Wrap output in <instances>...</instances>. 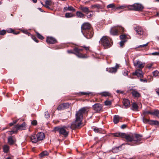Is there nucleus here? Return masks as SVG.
Returning a JSON list of instances; mask_svg holds the SVG:
<instances>
[{"label":"nucleus","instance_id":"obj_1","mask_svg":"<svg viewBox=\"0 0 159 159\" xmlns=\"http://www.w3.org/2000/svg\"><path fill=\"white\" fill-rule=\"evenodd\" d=\"M112 135L114 136L125 138L127 141L131 142L125 144L131 146H134L141 143L142 142L141 141L142 140V136L139 134L126 135L125 133L119 132L113 133Z\"/></svg>","mask_w":159,"mask_h":159},{"label":"nucleus","instance_id":"obj_2","mask_svg":"<svg viewBox=\"0 0 159 159\" xmlns=\"http://www.w3.org/2000/svg\"><path fill=\"white\" fill-rule=\"evenodd\" d=\"M89 110L88 107H83L77 111L76 113V120L71 125L72 129H78L82 127V121L83 115L87 113Z\"/></svg>","mask_w":159,"mask_h":159},{"label":"nucleus","instance_id":"obj_3","mask_svg":"<svg viewBox=\"0 0 159 159\" xmlns=\"http://www.w3.org/2000/svg\"><path fill=\"white\" fill-rule=\"evenodd\" d=\"M99 43L105 48H109L111 46V39L107 36L102 37L99 41Z\"/></svg>","mask_w":159,"mask_h":159},{"label":"nucleus","instance_id":"obj_4","mask_svg":"<svg viewBox=\"0 0 159 159\" xmlns=\"http://www.w3.org/2000/svg\"><path fill=\"white\" fill-rule=\"evenodd\" d=\"M125 6L126 7L125 8V10H129L140 11L142 10L143 8V6L141 4L139 3H134L132 5Z\"/></svg>","mask_w":159,"mask_h":159},{"label":"nucleus","instance_id":"obj_5","mask_svg":"<svg viewBox=\"0 0 159 159\" xmlns=\"http://www.w3.org/2000/svg\"><path fill=\"white\" fill-rule=\"evenodd\" d=\"M67 127L64 126L62 127L57 126L54 128V130L55 131H58L60 134L66 137L68 134V132L66 130Z\"/></svg>","mask_w":159,"mask_h":159},{"label":"nucleus","instance_id":"obj_6","mask_svg":"<svg viewBox=\"0 0 159 159\" xmlns=\"http://www.w3.org/2000/svg\"><path fill=\"white\" fill-rule=\"evenodd\" d=\"M91 26L90 24L88 23H85L83 24L81 26V32L84 33L86 31H88L92 30L91 29Z\"/></svg>","mask_w":159,"mask_h":159},{"label":"nucleus","instance_id":"obj_7","mask_svg":"<svg viewBox=\"0 0 159 159\" xmlns=\"http://www.w3.org/2000/svg\"><path fill=\"white\" fill-rule=\"evenodd\" d=\"M74 51L75 52L74 54L79 58H86L84 55L80 52L82 51L83 49H79L77 47H75L74 48Z\"/></svg>","mask_w":159,"mask_h":159},{"label":"nucleus","instance_id":"obj_8","mask_svg":"<svg viewBox=\"0 0 159 159\" xmlns=\"http://www.w3.org/2000/svg\"><path fill=\"white\" fill-rule=\"evenodd\" d=\"M133 63L134 66L136 68H139L140 69H142L145 66L144 63H143L139 60L134 61Z\"/></svg>","mask_w":159,"mask_h":159},{"label":"nucleus","instance_id":"obj_9","mask_svg":"<svg viewBox=\"0 0 159 159\" xmlns=\"http://www.w3.org/2000/svg\"><path fill=\"white\" fill-rule=\"evenodd\" d=\"M102 104L99 103H96L92 106L93 109L96 112H100L102 109Z\"/></svg>","mask_w":159,"mask_h":159},{"label":"nucleus","instance_id":"obj_10","mask_svg":"<svg viewBox=\"0 0 159 159\" xmlns=\"http://www.w3.org/2000/svg\"><path fill=\"white\" fill-rule=\"evenodd\" d=\"M93 32L92 30L86 31L83 34L88 39L91 38L93 35Z\"/></svg>","mask_w":159,"mask_h":159},{"label":"nucleus","instance_id":"obj_11","mask_svg":"<svg viewBox=\"0 0 159 159\" xmlns=\"http://www.w3.org/2000/svg\"><path fill=\"white\" fill-rule=\"evenodd\" d=\"M108 8H112L115 10L118 9H125V8L126 7L125 6H120L115 7V5L113 3L111 4L108 5L107 6Z\"/></svg>","mask_w":159,"mask_h":159},{"label":"nucleus","instance_id":"obj_12","mask_svg":"<svg viewBox=\"0 0 159 159\" xmlns=\"http://www.w3.org/2000/svg\"><path fill=\"white\" fill-rule=\"evenodd\" d=\"M14 128L16 129L17 131L25 129V123H23L20 125H17L14 127Z\"/></svg>","mask_w":159,"mask_h":159},{"label":"nucleus","instance_id":"obj_13","mask_svg":"<svg viewBox=\"0 0 159 159\" xmlns=\"http://www.w3.org/2000/svg\"><path fill=\"white\" fill-rule=\"evenodd\" d=\"M134 30L136 32L137 34L139 35H141L143 34V29L140 27L137 26L134 28Z\"/></svg>","mask_w":159,"mask_h":159},{"label":"nucleus","instance_id":"obj_14","mask_svg":"<svg viewBox=\"0 0 159 159\" xmlns=\"http://www.w3.org/2000/svg\"><path fill=\"white\" fill-rule=\"evenodd\" d=\"M46 42L48 43L54 44L57 43L56 40L52 37H48L47 38Z\"/></svg>","mask_w":159,"mask_h":159},{"label":"nucleus","instance_id":"obj_15","mask_svg":"<svg viewBox=\"0 0 159 159\" xmlns=\"http://www.w3.org/2000/svg\"><path fill=\"white\" fill-rule=\"evenodd\" d=\"M134 75H136L138 77L142 78L143 77V72L140 69L136 70L134 73H133Z\"/></svg>","mask_w":159,"mask_h":159},{"label":"nucleus","instance_id":"obj_16","mask_svg":"<svg viewBox=\"0 0 159 159\" xmlns=\"http://www.w3.org/2000/svg\"><path fill=\"white\" fill-rule=\"evenodd\" d=\"M37 139L38 141L43 140L45 138V134L42 132L38 133L36 135Z\"/></svg>","mask_w":159,"mask_h":159},{"label":"nucleus","instance_id":"obj_17","mask_svg":"<svg viewBox=\"0 0 159 159\" xmlns=\"http://www.w3.org/2000/svg\"><path fill=\"white\" fill-rule=\"evenodd\" d=\"M16 141V139L14 136L9 137L8 139V142L9 144L12 145Z\"/></svg>","mask_w":159,"mask_h":159},{"label":"nucleus","instance_id":"obj_18","mask_svg":"<svg viewBox=\"0 0 159 159\" xmlns=\"http://www.w3.org/2000/svg\"><path fill=\"white\" fill-rule=\"evenodd\" d=\"M124 145H125V144L123 143L120 146L114 148L112 150V152L113 153H116L122 150V146Z\"/></svg>","mask_w":159,"mask_h":159},{"label":"nucleus","instance_id":"obj_19","mask_svg":"<svg viewBox=\"0 0 159 159\" xmlns=\"http://www.w3.org/2000/svg\"><path fill=\"white\" fill-rule=\"evenodd\" d=\"M131 93L133 96L135 98H139L140 97V94L135 89H132Z\"/></svg>","mask_w":159,"mask_h":159},{"label":"nucleus","instance_id":"obj_20","mask_svg":"<svg viewBox=\"0 0 159 159\" xmlns=\"http://www.w3.org/2000/svg\"><path fill=\"white\" fill-rule=\"evenodd\" d=\"M111 34L113 35H115L117 34L118 33V29L116 27H114L111 28L110 30Z\"/></svg>","mask_w":159,"mask_h":159},{"label":"nucleus","instance_id":"obj_21","mask_svg":"<svg viewBox=\"0 0 159 159\" xmlns=\"http://www.w3.org/2000/svg\"><path fill=\"white\" fill-rule=\"evenodd\" d=\"M118 67V65L116 64L115 67L109 68L107 70L110 73H115L117 71Z\"/></svg>","mask_w":159,"mask_h":159},{"label":"nucleus","instance_id":"obj_22","mask_svg":"<svg viewBox=\"0 0 159 159\" xmlns=\"http://www.w3.org/2000/svg\"><path fill=\"white\" fill-rule=\"evenodd\" d=\"M124 106L125 107H128L130 106V103L129 100L127 99H124L123 101Z\"/></svg>","mask_w":159,"mask_h":159},{"label":"nucleus","instance_id":"obj_23","mask_svg":"<svg viewBox=\"0 0 159 159\" xmlns=\"http://www.w3.org/2000/svg\"><path fill=\"white\" fill-rule=\"evenodd\" d=\"M30 140L34 143H36L38 141L37 138H36L34 135H33L30 137Z\"/></svg>","mask_w":159,"mask_h":159},{"label":"nucleus","instance_id":"obj_24","mask_svg":"<svg viewBox=\"0 0 159 159\" xmlns=\"http://www.w3.org/2000/svg\"><path fill=\"white\" fill-rule=\"evenodd\" d=\"M80 9L84 13H87L89 11V9L87 7H80Z\"/></svg>","mask_w":159,"mask_h":159},{"label":"nucleus","instance_id":"obj_25","mask_svg":"<svg viewBox=\"0 0 159 159\" xmlns=\"http://www.w3.org/2000/svg\"><path fill=\"white\" fill-rule=\"evenodd\" d=\"M119 120V116L118 115H115L113 118V122L115 124H117Z\"/></svg>","mask_w":159,"mask_h":159},{"label":"nucleus","instance_id":"obj_26","mask_svg":"<svg viewBox=\"0 0 159 159\" xmlns=\"http://www.w3.org/2000/svg\"><path fill=\"white\" fill-rule=\"evenodd\" d=\"M102 96L106 97L110 96L111 94L108 92H104L102 93H99Z\"/></svg>","mask_w":159,"mask_h":159},{"label":"nucleus","instance_id":"obj_27","mask_svg":"<svg viewBox=\"0 0 159 159\" xmlns=\"http://www.w3.org/2000/svg\"><path fill=\"white\" fill-rule=\"evenodd\" d=\"M48 154L49 153L47 151H44L39 154V156L40 157H43L44 156H48Z\"/></svg>","mask_w":159,"mask_h":159},{"label":"nucleus","instance_id":"obj_28","mask_svg":"<svg viewBox=\"0 0 159 159\" xmlns=\"http://www.w3.org/2000/svg\"><path fill=\"white\" fill-rule=\"evenodd\" d=\"M91 7L93 8H102V6L99 4L93 5L91 6Z\"/></svg>","mask_w":159,"mask_h":159},{"label":"nucleus","instance_id":"obj_29","mask_svg":"<svg viewBox=\"0 0 159 159\" xmlns=\"http://www.w3.org/2000/svg\"><path fill=\"white\" fill-rule=\"evenodd\" d=\"M152 115L156 116L159 118V111L155 110L153 112H152Z\"/></svg>","mask_w":159,"mask_h":159},{"label":"nucleus","instance_id":"obj_30","mask_svg":"<svg viewBox=\"0 0 159 159\" xmlns=\"http://www.w3.org/2000/svg\"><path fill=\"white\" fill-rule=\"evenodd\" d=\"M65 15V17L66 18H70L73 17L74 16L72 13L69 12L66 13Z\"/></svg>","mask_w":159,"mask_h":159},{"label":"nucleus","instance_id":"obj_31","mask_svg":"<svg viewBox=\"0 0 159 159\" xmlns=\"http://www.w3.org/2000/svg\"><path fill=\"white\" fill-rule=\"evenodd\" d=\"M3 151L5 152H7L9 150V148L7 145H4L3 147Z\"/></svg>","mask_w":159,"mask_h":159},{"label":"nucleus","instance_id":"obj_32","mask_svg":"<svg viewBox=\"0 0 159 159\" xmlns=\"http://www.w3.org/2000/svg\"><path fill=\"white\" fill-rule=\"evenodd\" d=\"M76 15L77 16L80 18L83 17L84 16V14L80 11H77L76 13Z\"/></svg>","mask_w":159,"mask_h":159},{"label":"nucleus","instance_id":"obj_33","mask_svg":"<svg viewBox=\"0 0 159 159\" xmlns=\"http://www.w3.org/2000/svg\"><path fill=\"white\" fill-rule=\"evenodd\" d=\"M132 106L133 110H137L138 109V106L136 103H133L132 104Z\"/></svg>","mask_w":159,"mask_h":159},{"label":"nucleus","instance_id":"obj_34","mask_svg":"<svg viewBox=\"0 0 159 159\" xmlns=\"http://www.w3.org/2000/svg\"><path fill=\"white\" fill-rule=\"evenodd\" d=\"M93 130L95 133H100L101 132V129H99L96 127H94L93 128Z\"/></svg>","mask_w":159,"mask_h":159},{"label":"nucleus","instance_id":"obj_35","mask_svg":"<svg viewBox=\"0 0 159 159\" xmlns=\"http://www.w3.org/2000/svg\"><path fill=\"white\" fill-rule=\"evenodd\" d=\"M117 29H118V31L120 33H122L124 31V28L120 26L116 27Z\"/></svg>","mask_w":159,"mask_h":159},{"label":"nucleus","instance_id":"obj_36","mask_svg":"<svg viewBox=\"0 0 159 159\" xmlns=\"http://www.w3.org/2000/svg\"><path fill=\"white\" fill-rule=\"evenodd\" d=\"M153 75L154 76H159V72L157 70H155L152 72Z\"/></svg>","mask_w":159,"mask_h":159},{"label":"nucleus","instance_id":"obj_37","mask_svg":"<svg viewBox=\"0 0 159 159\" xmlns=\"http://www.w3.org/2000/svg\"><path fill=\"white\" fill-rule=\"evenodd\" d=\"M68 11H75V9L72 6H68L67 7Z\"/></svg>","mask_w":159,"mask_h":159},{"label":"nucleus","instance_id":"obj_38","mask_svg":"<svg viewBox=\"0 0 159 159\" xmlns=\"http://www.w3.org/2000/svg\"><path fill=\"white\" fill-rule=\"evenodd\" d=\"M120 38L122 40H126L127 36L123 34L120 35Z\"/></svg>","mask_w":159,"mask_h":159},{"label":"nucleus","instance_id":"obj_39","mask_svg":"<svg viewBox=\"0 0 159 159\" xmlns=\"http://www.w3.org/2000/svg\"><path fill=\"white\" fill-rule=\"evenodd\" d=\"M80 94L82 95H89L90 94H93V93L91 92L86 93L84 92H81Z\"/></svg>","mask_w":159,"mask_h":159},{"label":"nucleus","instance_id":"obj_40","mask_svg":"<svg viewBox=\"0 0 159 159\" xmlns=\"http://www.w3.org/2000/svg\"><path fill=\"white\" fill-rule=\"evenodd\" d=\"M105 104L107 106H109L111 104V101L109 100H106L105 102Z\"/></svg>","mask_w":159,"mask_h":159},{"label":"nucleus","instance_id":"obj_41","mask_svg":"<svg viewBox=\"0 0 159 159\" xmlns=\"http://www.w3.org/2000/svg\"><path fill=\"white\" fill-rule=\"evenodd\" d=\"M127 40H122L120 42V47L122 48L124 44V43Z\"/></svg>","mask_w":159,"mask_h":159},{"label":"nucleus","instance_id":"obj_42","mask_svg":"<svg viewBox=\"0 0 159 159\" xmlns=\"http://www.w3.org/2000/svg\"><path fill=\"white\" fill-rule=\"evenodd\" d=\"M64 109L62 104L59 105L57 108V109L58 110H61Z\"/></svg>","mask_w":159,"mask_h":159},{"label":"nucleus","instance_id":"obj_43","mask_svg":"<svg viewBox=\"0 0 159 159\" xmlns=\"http://www.w3.org/2000/svg\"><path fill=\"white\" fill-rule=\"evenodd\" d=\"M64 109H65L69 106V104L68 103H66L62 104Z\"/></svg>","mask_w":159,"mask_h":159},{"label":"nucleus","instance_id":"obj_44","mask_svg":"<svg viewBox=\"0 0 159 159\" xmlns=\"http://www.w3.org/2000/svg\"><path fill=\"white\" fill-rule=\"evenodd\" d=\"M143 123H148L149 120L146 119L144 116L143 117Z\"/></svg>","mask_w":159,"mask_h":159},{"label":"nucleus","instance_id":"obj_45","mask_svg":"<svg viewBox=\"0 0 159 159\" xmlns=\"http://www.w3.org/2000/svg\"><path fill=\"white\" fill-rule=\"evenodd\" d=\"M13 130L10 131L9 132H10V134H12L15 133H16L17 132V131L16 130V129L14 128Z\"/></svg>","mask_w":159,"mask_h":159},{"label":"nucleus","instance_id":"obj_46","mask_svg":"<svg viewBox=\"0 0 159 159\" xmlns=\"http://www.w3.org/2000/svg\"><path fill=\"white\" fill-rule=\"evenodd\" d=\"M44 116L46 118H48L50 117V115L48 111H46L44 113Z\"/></svg>","mask_w":159,"mask_h":159},{"label":"nucleus","instance_id":"obj_47","mask_svg":"<svg viewBox=\"0 0 159 159\" xmlns=\"http://www.w3.org/2000/svg\"><path fill=\"white\" fill-rule=\"evenodd\" d=\"M36 33L37 34V37L39 39H43V36L40 34L39 33Z\"/></svg>","mask_w":159,"mask_h":159},{"label":"nucleus","instance_id":"obj_48","mask_svg":"<svg viewBox=\"0 0 159 159\" xmlns=\"http://www.w3.org/2000/svg\"><path fill=\"white\" fill-rule=\"evenodd\" d=\"M152 112H151L148 111H145L143 112V114L144 115H146V114H152Z\"/></svg>","mask_w":159,"mask_h":159},{"label":"nucleus","instance_id":"obj_49","mask_svg":"<svg viewBox=\"0 0 159 159\" xmlns=\"http://www.w3.org/2000/svg\"><path fill=\"white\" fill-rule=\"evenodd\" d=\"M148 42L147 43H146L145 44H144L143 45H140L139 46H138V48H143V47H145L147 46L148 45Z\"/></svg>","mask_w":159,"mask_h":159},{"label":"nucleus","instance_id":"obj_50","mask_svg":"<svg viewBox=\"0 0 159 159\" xmlns=\"http://www.w3.org/2000/svg\"><path fill=\"white\" fill-rule=\"evenodd\" d=\"M6 33V31L4 30H2L0 31V34L1 35H4Z\"/></svg>","mask_w":159,"mask_h":159},{"label":"nucleus","instance_id":"obj_51","mask_svg":"<svg viewBox=\"0 0 159 159\" xmlns=\"http://www.w3.org/2000/svg\"><path fill=\"white\" fill-rule=\"evenodd\" d=\"M21 31L24 33L28 34L29 35V34L30 33L26 30H21Z\"/></svg>","mask_w":159,"mask_h":159},{"label":"nucleus","instance_id":"obj_52","mask_svg":"<svg viewBox=\"0 0 159 159\" xmlns=\"http://www.w3.org/2000/svg\"><path fill=\"white\" fill-rule=\"evenodd\" d=\"M150 55H159V52H154L153 53H152L150 54Z\"/></svg>","mask_w":159,"mask_h":159},{"label":"nucleus","instance_id":"obj_53","mask_svg":"<svg viewBox=\"0 0 159 159\" xmlns=\"http://www.w3.org/2000/svg\"><path fill=\"white\" fill-rule=\"evenodd\" d=\"M153 63H151L150 64H148L147 66V67L148 68V69H150L151 68L152 66L153 65Z\"/></svg>","mask_w":159,"mask_h":159},{"label":"nucleus","instance_id":"obj_54","mask_svg":"<svg viewBox=\"0 0 159 159\" xmlns=\"http://www.w3.org/2000/svg\"><path fill=\"white\" fill-rule=\"evenodd\" d=\"M37 121L36 120H34L31 122V124L34 125H37Z\"/></svg>","mask_w":159,"mask_h":159},{"label":"nucleus","instance_id":"obj_55","mask_svg":"<svg viewBox=\"0 0 159 159\" xmlns=\"http://www.w3.org/2000/svg\"><path fill=\"white\" fill-rule=\"evenodd\" d=\"M45 5H50V2L48 0H46L45 2Z\"/></svg>","mask_w":159,"mask_h":159},{"label":"nucleus","instance_id":"obj_56","mask_svg":"<svg viewBox=\"0 0 159 159\" xmlns=\"http://www.w3.org/2000/svg\"><path fill=\"white\" fill-rule=\"evenodd\" d=\"M154 120H149L148 123L150 125L154 124Z\"/></svg>","mask_w":159,"mask_h":159},{"label":"nucleus","instance_id":"obj_57","mask_svg":"<svg viewBox=\"0 0 159 159\" xmlns=\"http://www.w3.org/2000/svg\"><path fill=\"white\" fill-rule=\"evenodd\" d=\"M154 124L157 125H159V122L157 120H154Z\"/></svg>","mask_w":159,"mask_h":159},{"label":"nucleus","instance_id":"obj_58","mask_svg":"<svg viewBox=\"0 0 159 159\" xmlns=\"http://www.w3.org/2000/svg\"><path fill=\"white\" fill-rule=\"evenodd\" d=\"M140 81H141L143 82H144V83H146L147 82V80L146 79H140Z\"/></svg>","mask_w":159,"mask_h":159},{"label":"nucleus","instance_id":"obj_59","mask_svg":"<svg viewBox=\"0 0 159 159\" xmlns=\"http://www.w3.org/2000/svg\"><path fill=\"white\" fill-rule=\"evenodd\" d=\"M67 52L68 53H69L74 54V53H75V52H73V51H72V50H67Z\"/></svg>","mask_w":159,"mask_h":159},{"label":"nucleus","instance_id":"obj_60","mask_svg":"<svg viewBox=\"0 0 159 159\" xmlns=\"http://www.w3.org/2000/svg\"><path fill=\"white\" fill-rule=\"evenodd\" d=\"M63 11L64 12L68 11V9H67V7H64V9H63Z\"/></svg>","mask_w":159,"mask_h":159},{"label":"nucleus","instance_id":"obj_61","mask_svg":"<svg viewBox=\"0 0 159 159\" xmlns=\"http://www.w3.org/2000/svg\"><path fill=\"white\" fill-rule=\"evenodd\" d=\"M83 47L86 50L88 51L89 50V47H86L85 46H83Z\"/></svg>","mask_w":159,"mask_h":159},{"label":"nucleus","instance_id":"obj_62","mask_svg":"<svg viewBox=\"0 0 159 159\" xmlns=\"http://www.w3.org/2000/svg\"><path fill=\"white\" fill-rule=\"evenodd\" d=\"M116 92L117 93H121L122 94H123V93H124V92L122 91H120V90H117L116 91Z\"/></svg>","mask_w":159,"mask_h":159},{"label":"nucleus","instance_id":"obj_63","mask_svg":"<svg viewBox=\"0 0 159 159\" xmlns=\"http://www.w3.org/2000/svg\"><path fill=\"white\" fill-rule=\"evenodd\" d=\"M126 127V125H122L121 126V128L122 129H124Z\"/></svg>","mask_w":159,"mask_h":159},{"label":"nucleus","instance_id":"obj_64","mask_svg":"<svg viewBox=\"0 0 159 159\" xmlns=\"http://www.w3.org/2000/svg\"><path fill=\"white\" fill-rule=\"evenodd\" d=\"M93 14H90L89 15H88L87 17H88L89 18L92 16Z\"/></svg>","mask_w":159,"mask_h":159}]
</instances>
